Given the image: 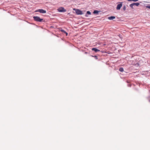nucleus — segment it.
Segmentation results:
<instances>
[{
	"label": "nucleus",
	"instance_id": "f257e3e1",
	"mask_svg": "<svg viewBox=\"0 0 150 150\" xmlns=\"http://www.w3.org/2000/svg\"><path fill=\"white\" fill-rule=\"evenodd\" d=\"M33 18L34 20L36 21L42 22L43 21V19L40 18V17L38 16H34L33 17Z\"/></svg>",
	"mask_w": 150,
	"mask_h": 150
},
{
	"label": "nucleus",
	"instance_id": "f03ea898",
	"mask_svg": "<svg viewBox=\"0 0 150 150\" xmlns=\"http://www.w3.org/2000/svg\"><path fill=\"white\" fill-rule=\"evenodd\" d=\"M74 10L75 11L76 14L78 15H82L83 14L82 12L80 10L76 9H74Z\"/></svg>",
	"mask_w": 150,
	"mask_h": 150
},
{
	"label": "nucleus",
	"instance_id": "7ed1b4c3",
	"mask_svg": "<svg viewBox=\"0 0 150 150\" xmlns=\"http://www.w3.org/2000/svg\"><path fill=\"white\" fill-rule=\"evenodd\" d=\"M35 12H39L42 13H46V11L42 9H38L35 11Z\"/></svg>",
	"mask_w": 150,
	"mask_h": 150
},
{
	"label": "nucleus",
	"instance_id": "20e7f679",
	"mask_svg": "<svg viewBox=\"0 0 150 150\" xmlns=\"http://www.w3.org/2000/svg\"><path fill=\"white\" fill-rule=\"evenodd\" d=\"M58 10L59 12H65L66 11V10L63 8V7H60L59 8Z\"/></svg>",
	"mask_w": 150,
	"mask_h": 150
},
{
	"label": "nucleus",
	"instance_id": "39448f33",
	"mask_svg": "<svg viewBox=\"0 0 150 150\" xmlns=\"http://www.w3.org/2000/svg\"><path fill=\"white\" fill-rule=\"evenodd\" d=\"M122 5L121 4H118L117 5L116 9L117 10H119L120 8L122 7Z\"/></svg>",
	"mask_w": 150,
	"mask_h": 150
},
{
	"label": "nucleus",
	"instance_id": "423d86ee",
	"mask_svg": "<svg viewBox=\"0 0 150 150\" xmlns=\"http://www.w3.org/2000/svg\"><path fill=\"white\" fill-rule=\"evenodd\" d=\"M92 50L93 51H94L95 52H98L100 51V50L96 49V48H92Z\"/></svg>",
	"mask_w": 150,
	"mask_h": 150
},
{
	"label": "nucleus",
	"instance_id": "0eeeda50",
	"mask_svg": "<svg viewBox=\"0 0 150 150\" xmlns=\"http://www.w3.org/2000/svg\"><path fill=\"white\" fill-rule=\"evenodd\" d=\"M115 16H110L108 17V19L109 20H113L115 18Z\"/></svg>",
	"mask_w": 150,
	"mask_h": 150
},
{
	"label": "nucleus",
	"instance_id": "6e6552de",
	"mask_svg": "<svg viewBox=\"0 0 150 150\" xmlns=\"http://www.w3.org/2000/svg\"><path fill=\"white\" fill-rule=\"evenodd\" d=\"M61 32H63V33H65L66 34V36H67V35H68V33L66 32L65 30H61Z\"/></svg>",
	"mask_w": 150,
	"mask_h": 150
},
{
	"label": "nucleus",
	"instance_id": "1a4fd4ad",
	"mask_svg": "<svg viewBox=\"0 0 150 150\" xmlns=\"http://www.w3.org/2000/svg\"><path fill=\"white\" fill-rule=\"evenodd\" d=\"M99 12V11H97V10H95L93 12V13H94V14H96V13L97 14Z\"/></svg>",
	"mask_w": 150,
	"mask_h": 150
},
{
	"label": "nucleus",
	"instance_id": "9d476101",
	"mask_svg": "<svg viewBox=\"0 0 150 150\" xmlns=\"http://www.w3.org/2000/svg\"><path fill=\"white\" fill-rule=\"evenodd\" d=\"M133 5L134 6L136 5L137 6H138L139 5V3H133Z\"/></svg>",
	"mask_w": 150,
	"mask_h": 150
},
{
	"label": "nucleus",
	"instance_id": "9b49d317",
	"mask_svg": "<svg viewBox=\"0 0 150 150\" xmlns=\"http://www.w3.org/2000/svg\"><path fill=\"white\" fill-rule=\"evenodd\" d=\"M119 71L121 72H122L124 71L123 68L122 67L120 68L119 69Z\"/></svg>",
	"mask_w": 150,
	"mask_h": 150
},
{
	"label": "nucleus",
	"instance_id": "f8f14e48",
	"mask_svg": "<svg viewBox=\"0 0 150 150\" xmlns=\"http://www.w3.org/2000/svg\"><path fill=\"white\" fill-rule=\"evenodd\" d=\"M89 14V15H91V13L90 11H88L87 12H86V16H88L87 15H86V14Z\"/></svg>",
	"mask_w": 150,
	"mask_h": 150
},
{
	"label": "nucleus",
	"instance_id": "ddd939ff",
	"mask_svg": "<svg viewBox=\"0 0 150 150\" xmlns=\"http://www.w3.org/2000/svg\"><path fill=\"white\" fill-rule=\"evenodd\" d=\"M134 6L133 3L130 4L129 5V6L130 7H131L133 9L134 8L133 7V6Z\"/></svg>",
	"mask_w": 150,
	"mask_h": 150
},
{
	"label": "nucleus",
	"instance_id": "4468645a",
	"mask_svg": "<svg viewBox=\"0 0 150 150\" xmlns=\"http://www.w3.org/2000/svg\"><path fill=\"white\" fill-rule=\"evenodd\" d=\"M146 8H148L150 9V5H149V6H146Z\"/></svg>",
	"mask_w": 150,
	"mask_h": 150
},
{
	"label": "nucleus",
	"instance_id": "2eb2a0df",
	"mask_svg": "<svg viewBox=\"0 0 150 150\" xmlns=\"http://www.w3.org/2000/svg\"><path fill=\"white\" fill-rule=\"evenodd\" d=\"M92 57H93V56H92ZM93 57H95V58L96 59H98V57L97 56H93Z\"/></svg>",
	"mask_w": 150,
	"mask_h": 150
},
{
	"label": "nucleus",
	"instance_id": "dca6fc26",
	"mask_svg": "<svg viewBox=\"0 0 150 150\" xmlns=\"http://www.w3.org/2000/svg\"><path fill=\"white\" fill-rule=\"evenodd\" d=\"M85 53L86 54V53H87V52H85Z\"/></svg>",
	"mask_w": 150,
	"mask_h": 150
}]
</instances>
